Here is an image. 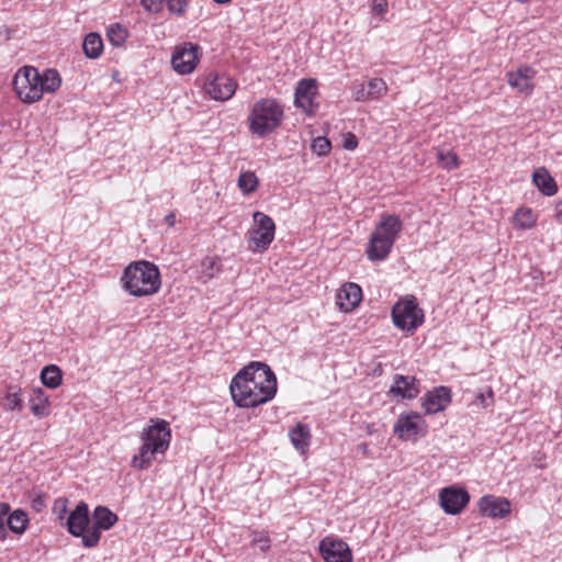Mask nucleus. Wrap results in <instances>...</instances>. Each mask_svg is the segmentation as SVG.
I'll return each mask as SVG.
<instances>
[{
  "mask_svg": "<svg viewBox=\"0 0 562 562\" xmlns=\"http://www.w3.org/2000/svg\"><path fill=\"white\" fill-rule=\"evenodd\" d=\"M419 392V381L415 376L403 374H395L393 376L390 393L394 396H398L402 400H413L418 396Z\"/></svg>",
  "mask_w": 562,
  "mask_h": 562,
  "instance_id": "nucleus-17",
  "label": "nucleus"
},
{
  "mask_svg": "<svg viewBox=\"0 0 562 562\" xmlns=\"http://www.w3.org/2000/svg\"><path fill=\"white\" fill-rule=\"evenodd\" d=\"M358 146V138L355 134L352 133H347L344 135V140H342V147L347 150H355Z\"/></svg>",
  "mask_w": 562,
  "mask_h": 562,
  "instance_id": "nucleus-46",
  "label": "nucleus"
},
{
  "mask_svg": "<svg viewBox=\"0 0 562 562\" xmlns=\"http://www.w3.org/2000/svg\"><path fill=\"white\" fill-rule=\"evenodd\" d=\"M555 218L562 223V200L554 203Z\"/></svg>",
  "mask_w": 562,
  "mask_h": 562,
  "instance_id": "nucleus-48",
  "label": "nucleus"
},
{
  "mask_svg": "<svg viewBox=\"0 0 562 562\" xmlns=\"http://www.w3.org/2000/svg\"><path fill=\"white\" fill-rule=\"evenodd\" d=\"M5 527L8 526V528L12 532L16 535H22L26 530L29 524V516L24 510L15 509L11 514H8L5 518Z\"/></svg>",
  "mask_w": 562,
  "mask_h": 562,
  "instance_id": "nucleus-29",
  "label": "nucleus"
},
{
  "mask_svg": "<svg viewBox=\"0 0 562 562\" xmlns=\"http://www.w3.org/2000/svg\"><path fill=\"white\" fill-rule=\"evenodd\" d=\"M291 443L296 450L304 451L311 443V429L310 426L303 423H297L289 431Z\"/></svg>",
  "mask_w": 562,
  "mask_h": 562,
  "instance_id": "nucleus-25",
  "label": "nucleus"
},
{
  "mask_svg": "<svg viewBox=\"0 0 562 562\" xmlns=\"http://www.w3.org/2000/svg\"><path fill=\"white\" fill-rule=\"evenodd\" d=\"M92 525L83 537V547L87 549L95 548L100 540L102 531L110 530L119 520V517L106 506H97L92 512Z\"/></svg>",
  "mask_w": 562,
  "mask_h": 562,
  "instance_id": "nucleus-7",
  "label": "nucleus"
},
{
  "mask_svg": "<svg viewBox=\"0 0 562 562\" xmlns=\"http://www.w3.org/2000/svg\"><path fill=\"white\" fill-rule=\"evenodd\" d=\"M251 544L258 546L262 552H267L271 547V539L266 531L252 530Z\"/></svg>",
  "mask_w": 562,
  "mask_h": 562,
  "instance_id": "nucleus-38",
  "label": "nucleus"
},
{
  "mask_svg": "<svg viewBox=\"0 0 562 562\" xmlns=\"http://www.w3.org/2000/svg\"><path fill=\"white\" fill-rule=\"evenodd\" d=\"M316 90L317 87L315 79L300 80L294 93L295 105L297 108H302L308 114L314 113V99L317 92Z\"/></svg>",
  "mask_w": 562,
  "mask_h": 562,
  "instance_id": "nucleus-16",
  "label": "nucleus"
},
{
  "mask_svg": "<svg viewBox=\"0 0 562 562\" xmlns=\"http://www.w3.org/2000/svg\"><path fill=\"white\" fill-rule=\"evenodd\" d=\"M106 36L113 46H121L127 37V31L119 23L109 26Z\"/></svg>",
  "mask_w": 562,
  "mask_h": 562,
  "instance_id": "nucleus-35",
  "label": "nucleus"
},
{
  "mask_svg": "<svg viewBox=\"0 0 562 562\" xmlns=\"http://www.w3.org/2000/svg\"><path fill=\"white\" fill-rule=\"evenodd\" d=\"M201 47L198 44L184 43L176 47L171 56V66L180 75L191 74L199 61Z\"/></svg>",
  "mask_w": 562,
  "mask_h": 562,
  "instance_id": "nucleus-10",
  "label": "nucleus"
},
{
  "mask_svg": "<svg viewBox=\"0 0 562 562\" xmlns=\"http://www.w3.org/2000/svg\"><path fill=\"white\" fill-rule=\"evenodd\" d=\"M29 403L34 416L43 418L49 415V397L41 387L32 391Z\"/></svg>",
  "mask_w": 562,
  "mask_h": 562,
  "instance_id": "nucleus-24",
  "label": "nucleus"
},
{
  "mask_svg": "<svg viewBox=\"0 0 562 562\" xmlns=\"http://www.w3.org/2000/svg\"><path fill=\"white\" fill-rule=\"evenodd\" d=\"M11 507L8 503H0V540H5L8 536L5 518Z\"/></svg>",
  "mask_w": 562,
  "mask_h": 562,
  "instance_id": "nucleus-41",
  "label": "nucleus"
},
{
  "mask_svg": "<svg viewBox=\"0 0 562 562\" xmlns=\"http://www.w3.org/2000/svg\"><path fill=\"white\" fill-rule=\"evenodd\" d=\"M91 522L89 506L86 502H79L76 507L68 514L63 527L75 538H81L83 544V537L87 530L90 529Z\"/></svg>",
  "mask_w": 562,
  "mask_h": 562,
  "instance_id": "nucleus-12",
  "label": "nucleus"
},
{
  "mask_svg": "<svg viewBox=\"0 0 562 562\" xmlns=\"http://www.w3.org/2000/svg\"><path fill=\"white\" fill-rule=\"evenodd\" d=\"M515 226L521 229H529L536 223V217L530 209L520 207L516 211L515 216Z\"/></svg>",
  "mask_w": 562,
  "mask_h": 562,
  "instance_id": "nucleus-32",
  "label": "nucleus"
},
{
  "mask_svg": "<svg viewBox=\"0 0 562 562\" xmlns=\"http://www.w3.org/2000/svg\"><path fill=\"white\" fill-rule=\"evenodd\" d=\"M283 115V106L278 100L260 99L254 104L249 113V130L254 134L265 137L281 125Z\"/></svg>",
  "mask_w": 562,
  "mask_h": 562,
  "instance_id": "nucleus-4",
  "label": "nucleus"
},
{
  "mask_svg": "<svg viewBox=\"0 0 562 562\" xmlns=\"http://www.w3.org/2000/svg\"><path fill=\"white\" fill-rule=\"evenodd\" d=\"M439 502L445 513L457 515L468 505L470 495L462 487L449 486L440 491Z\"/></svg>",
  "mask_w": 562,
  "mask_h": 562,
  "instance_id": "nucleus-13",
  "label": "nucleus"
},
{
  "mask_svg": "<svg viewBox=\"0 0 562 562\" xmlns=\"http://www.w3.org/2000/svg\"><path fill=\"white\" fill-rule=\"evenodd\" d=\"M31 507L35 512L40 513L46 507V495L37 494L31 499Z\"/></svg>",
  "mask_w": 562,
  "mask_h": 562,
  "instance_id": "nucleus-45",
  "label": "nucleus"
},
{
  "mask_svg": "<svg viewBox=\"0 0 562 562\" xmlns=\"http://www.w3.org/2000/svg\"><path fill=\"white\" fill-rule=\"evenodd\" d=\"M359 449H361L363 452H367L368 445L367 443H362V445L359 446Z\"/></svg>",
  "mask_w": 562,
  "mask_h": 562,
  "instance_id": "nucleus-51",
  "label": "nucleus"
},
{
  "mask_svg": "<svg viewBox=\"0 0 562 562\" xmlns=\"http://www.w3.org/2000/svg\"><path fill=\"white\" fill-rule=\"evenodd\" d=\"M222 270L221 259L217 257H205L201 262V279L203 282H207L209 280L216 277Z\"/></svg>",
  "mask_w": 562,
  "mask_h": 562,
  "instance_id": "nucleus-31",
  "label": "nucleus"
},
{
  "mask_svg": "<svg viewBox=\"0 0 562 562\" xmlns=\"http://www.w3.org/2000/svg\"><path fill=\"white\" fill-rule=\"evenodd\" d=\"M480 513L491 518H504L510 513V503L505 497L483 496L479 502Z\"/></svg>",
  "mask_w": 562,
  "mask_h": 562,
  "instance_id": "nucleus-19",
  "label": "nucleus"
},
{
  "mask_svg": "<svg viewBox=\"0 0 562 562\" xmlns=\"http://www.w3.org/2000/svg\"><path fill=\"white\" fill-rule=\"evenodd\" d=\"M166 222H167L170 226H172V225L175 224V222H176V216H175V214H172V213L168 214V215L166 216Z\"/></svg>",
  "mask_w": 562,
  "mask_h": 562,
  "instance_id": "nucleus-49",
  "label": "nucleus"
},
{
  "mask_svg": "<svg viewBox=\"0 0 562 562\" xmlns=\"http://www.w3.org/2000/svg\"><path fill=\"white\" fill-rule=\"evenodd\" d=\"M393 245L391 238H382L372 233L366 250L367 256L371 261H383L390 255Z\"/></svg>",
  "mask_w": 562,
  "mask_h": 562,
  "instance_id": "nucleus-20",
  "label": "nucleus"
},
{
  "mask_svg": "<svg viewBox=\"0 0 562 562\" xmlns=\"http://www.w3.org/2000/svg\"><path fill=\"white\" fill-rule=\"evenodd\" d=\"M41 381L48 389H57L63 381V373L56 364H48L41 371Z\"/></svg>",
  "mask_w": 562,
  "mask_h": 562,
  "instance_id": "nucleus-30",
  "label": "nucleus"
},
{
  "mask_svg": "<svg viewBox=\"0 0 562 562\" xmlns=\"http://www.w3.org/2000/svg\"><path fill=\"white\" fill-rule=\"evenodd\" d=\"M537 71L530 66H521L507 74V83L521 93L529 94L535 88L533 79Z\"/></svg>",
  "mask_w": 562,
  "mask_h": 562,
  "instance_id": "nucleus-18",
  "label": "nucleus"
},
{
  "mask_svg": "<svg viewBox=\"0 0 562 562\" xmlns=\"http://www.w3.org/2000/svg\"><path fill=\"white\" fill-rule=\"evenodd\" d=\"M532 182L546 196H553L558 192V184L550 172L544 168H538L532 172Z\"/></svg>",
  "mask_w": 562,
  "mask_h": 562,
  "instance_id": "nucleus-23",
  "label": "nucleus"
},
{
  "mask_svg": "<svg viewBox=\"0 0 562 562\" xmlns=\"http://www.w3.org/2000/svg\"><path fill=\"white\" fill-rule=\"evenodd\" d=\"M61 85V78L57 70L48 68L43 72H40V89H41V99L44 93H54L59 89Z\"/></svg>",
  "mask_w": 562,
  "mask_h": 562,
  "instance_id": "nucleus-26",
  "label": "nucleus"
},
{
  "mask_svg": "<svg viewBox=\"0 0 562 562\" xmlns=\"http://www.w3.org/2000/svg\"><path fill=\"white\" fill-rule=\"evenodd\" d=\"M171 432L167 422L157 419L146 427L140 436L143 441L139 451L132 458L131 464L138 470H146L155 459V454L164 453L170 443Z\"/></svg>",
  "mask_w": 562,
  "mask_h": 562,
  "instance_id": "nucleus-3",
  "label": "nucleus"
},
{
  "mask_svg": "<svg viewBox=\"0 0 562 562\" xmlns=\"http://www.w3.org/2000/svg\"><path fill=\"white\" fill-rule=\"evenodd\" d=\"M339 306L342 311L349 312L361 302L362 290L357 283H346L338 292Z\"/></svg>",
  "mask_w": 562,
  "mask_h": 562,
  "instance_id": "nucleus-22",
  "label": "nucleus"
},
{
  "mask_svg": "<svg viewBox=\"0 0 562 562\" xmlns=\"http://www.w3.org/2000/svg\"><path fill=\"white\" fill-rule=\"evenodd\" d=\"M318 550L325 562H352V552L344 540L327 536L319 541Z\"/></svg>",
  "mask_w": 562,
  "mask_h": 562,
  "instance_id": "nucleus-11",
  "label": "nucleus"
},
{
  "mask_svg": "<svg viewBox=\"0 0 562 562\" xmlns=\"http://www.w3.org/2000/svg\"><path fill=\"white\" fill-rule=\"evenodd\" d=\"M402 228L403 224L398 215H383L372 233L382 238H391L392 243H395Z\"/></svg>",
  "mask_w": 562,
  "mask_h": 562,
  "instance_id": "nucleus-21",
  "label": "nucleus"
},
{
  "mask_svg": "<svg viewBox=\"0 0 562 562\" xmlns=\"http://www.w3.org/2000/svg\"><path fill=\"white\" fill-rule=\"evenodd\" d=\"M217 4H226L229 3L232 0H213Z\"/></svg>",
  "mask_w": 562,
  "mask_h": 562,
  "instance_id": "nucleus-50",
  "label": "nucleus"
},
{
  "mask_svg": "<svg viewBox=\"0 0 562 562\" xmlns=\"http://www.w3.org/2000/svg\"><path fill=\"white\" fill-rule=\"evenodd\" d=\"M393 432L401 440L416 439L420 434V415L416 412L401 414L394 424Z\"/></svg>",
  "mask_w": 562,
  "mask_h": 562,
  "instance_id": "nucleus-15",
  "label": "nucleus"
},
{
  "mask_svg": "<svg viewBox=\"0 0 562 562\" xmlns=\"http://www.w3.org/2000/svg\"><path fill=\"white\" fill-rule=\"evenodd\" d=\"M121 283L124 291L132 296L154 295L161 286L160 272L150 261H134L124 269Z\"/></svg>",
  "mask_w": 562,
  "mask_h": 562,
  "instance_id": "nucleus-2",
  "label": "nucleus"
},
{
  "mask_svg": "<svg viewBox=\"0 0 562 562\" xmlns=\"http://www.w3.org/2000/svg\"><path fill=\"white\" fill-rule=\"evenodd\" d=\"M22 390L18 385H8L3 402L1 403L5 411H22L23 408Z\"/></svg>",
  "mask_w": 562,
  "mask_h": 562,
  "instance_id": "nucleus-27",
  "label": "nucleus"
},
{
  "mask_svg": "<svg viewBox=\"0 0 562 562\" xmlns=\"http://www.w3.org/2000/svg\"><path fill=\"white\" fill-rule=\"evenodd\" d=\"M392 319L395 327L412 331L422 325L424 314L418 307L416 299L412 296L411 299L400 301L393 306Z\"/></svg>",
  "mask_w": 562,
  "mask_h": 562,
  "instance_id": "nucleus-6",
  "label": "nucleus"
},
{
  "mask_svg": "<svg viewBox=\"0 0 562 562\" xmlns=\"http://www.w3.org/2000/svg\"><path fill=\"white\" fill-rule=\"evenodd\" d=\"M82 49L90 59L98 58L103 52V41L100 34L91 32L83 38Z\"/></svg>",
  "mask_w": 562,
  "mask_h": 562,
  "instance_id": "nucleus-28",
  "label": "nucleus"
},
{
  "mask_svg": "<svg viewBox=\"0 0 562 562\" xmlns=\"http://www.w3.org/2000/svg\"><path fill=\"white\" fill-rule=\"evenodd\" d=\"M368 94H370L371 100H375L384 95L387 91V86L382 78H373L368 85Z\"/></svg>",
  "mask_w": 562,
  "mask_h": 562,
  "instance_id": "nucleus-36",
  "label": "nucleus"
},
{
  "mask_svg": "<svg viewBox=\"0 0 562 562\" xmlns=\"http://www.w3.org/2000/svg\"><path fill=\"white\" fill-rule=\"evenodd\" d=\"M437 160L440 164V166L447 171L457 169L460 166V161L457 154L451 150L445 151L443 149H438Z\"/></svg>",
  "mask_w": 562,
  "mask_h": 562,
  "instance_id": "nucleus-33",
  "label": "nucleus"
},
{
  "mask_svg": "<svg viewBox=\"0 0 562 562\" xmlns=\"http://www.w3.org/2000/svg\"><path fill=\"white\" fill-rule=\"evenodd\" d=\"M389 9L387 0H372V12L376 15L383 16Z\"/></svg>",
  "mask_w": 562,
  "mask_h": 562,
  "instance_id": "nucleus-44",
  "label": "nucleus"
},
{
  "mask_svg": "<svg viewBox=\"0 0 562 562\" xmlns=\"http://www.w3.org/2000/svg\"><path fill=\"white\" fill-rule=\"evenodd\" d=\"M236 89V81L225 74L210 72L204 81L205 92L216 101L229 100Z\"/></svg>",
  "mask_w": 562,
  "mask_h": 562,
  "instance_id": "nucleus-9",
  "label": "nucleus"
},
{
  "mask_svg": "<svg viewBox=\"0 0 562 562\" xmlns=\"http://www.w3.org/2000/svg\"><path fill=\"white\" fill-rule=\"evenodd\" d=\"M166 4H167L168 11L171 14L182 16L189 7V1L188 0H167Z\"/></svg>",
  "mask_w": 562,
  "mask_h": 562,
  "instance_id": "nucleus-40",
  "label": "nucleus"
},
{
  "mask_svg": "<svg viewBox=\"0 0 562 562\" xmlns=\"http://www.w3.org/2000/svg\"><path fill=\"white\" fill-rule=\"evenodd\" d=\"M476 400L480 402V404L483 407H488L490 405H492L493 400H494V392H493V390L491 387H487L485 392H481L476 396Z\"/></svg>",
  "mask_w": 562,
  "mask_h": 562,
  "instance_id": "nucleus-43",
  "label": "nucleus"
},
{
  "mask_svg": "<svg viewBox=\"0 0 562 562\" xmlns=\"http://www.w3.org/2000/svg\"><path fill=\"white\" fill-rule=\"evenodd\" d=\"M331 144L328 138L318 136L312 142V150L318 156H325L329 153Z\"/></svg>",
  "mask_w": 562,
  "mask_h": 562,
  "instance_id": "nucleus-39",
  "label": "nucleus"
},
{
  "mask_svg": "<svg viewBox=\"0 0 562 562\" xmlns=\"http://www.w3.org/2000/svg\"><path fill=\"white\" fill-rule=\"evenodd\" d=\"M68 499L66 497H58L55 499L53 504V515H55L56 519L58 520L59 525L63 526L67 518L68 513Z\"/></svg>",
  "mask_w": 562,
  "mask_h": 562,
  "instance_id": "nucleus-37",
  "label": "nucleus"
},
{
  "mask_svg": "<svg viewBox=\"0 0 562 562\" xmlns=\"http://www.w3.org/2000/svg\"><path fill=\"white\" fill-rule=\"evenodd\" d=\"M355 100L356 101H367L371 100L370 94H368V87L366 85H360L355 91Z\"/></svg>",
  "mask_w": 562,
  "mask_h": 562,
  "instance_id": "nucleus-47",
  "label": "nucleus"
},
{
  "mask_svg": "<svg viewBox=\"0 0 562 562\" xmlns=\"http://www.w3.org/2000/svg\"><path fill=\"white\" fill-rule=\"evenodd\" d=\"M165 0H140L143 8L151 13H159L164 9Z\"/></svg>",
  "mask_w": 562,
  "mask_h": 562,
  "instance_id": "nucleus-42",
  "label": "nucleus"
},
{
  "mask_svg": "<svg viewBox=\"0 0 562 562\" xmlns=\"http://www.w3.org/2000/svg\"><path fill=\"white\" fill-rule=\"evenodd\" d=\"M229 390L236 406L257 407L276 396L277 376L267 363L251 361L234 375Z\"/></svg>",
  "mask_w": 562,
  "mask_h": 562,
  "instance_id": "nucleus-1",
  "label": "nucleus"
},
{
  "mask_svg": "<svg viewBox=\"0 0 562 562\" xmlns=\"http://www.w3.org/2000/svg\"><path fill=\"white\" fill-rule=\"evenodd\" d=\"M40 71L33 66H24L18 70L13 78V89L24 103H34L41 100Z\"/></svg>",
  "mask_w": 562,
  "mask_h": 562,
  "instance_id": "nucleus-5",
  "label": "nucleus"
},
{
  "mask_svg": "<svg viewBox=\"0 0 562 562\" xmlns=\"http://www.w3.org/2000/svg\"><path fill=\"white\" fill-rule=\"evenodd\" d=\"M252 217L255 227L249 231L250 247L252 250H267L273 241L276 224L269 215L262 212H255Z\"/></svg>",
  "mask_w": 562,
  "mask_h": 562,
  "instance_id": "nucleus-8",
  "label": "nucleus"
},
{
  "mask_svg": "<svg viewBox=\"0 0 562 562\" xmlns=\"http://www.w3.org/2000/svg\"><path fill=\"white\" fill-rule=\"evenodd\" d=\"M451 390L447 386H437L422 397V407L425 413L432 415L443 411L451 403Z\"/></svg>",
  "mask_w": 562,
  "mask_h": 562,
  "instance_id": "nucleus-14",
  "label": "nucleus"
},
{
  "mask_svg": "<svg viewBox=\"0 0 562 562\" xmlns=\"http://www.w3.org/2000/svg\"><path fill=\"white\" fill-rule=\"evenodd\" d=\"M257 186H258V178L254 172L245 171L239 175L238 188L245 194L252 193L257 189Z\"/></svg>",
  "mask_w": 562,
  "mask_h": 562,
  "instance_id": "nucleus-34",
  "label": "nucleus"
}]
</instances>
